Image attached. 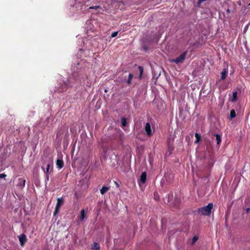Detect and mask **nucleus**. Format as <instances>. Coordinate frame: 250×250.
Instances as JSON below:
<instances>
[{"label": "nucleus", "instance_id": "14", "mask_svg": "<svg viewBox=\"0 0 250 250\" xmlns=\"http://www.w3.org/2000/svg\"><path fill=\"white\" fill-rule=\"evenodd\" d=\"M214 136L215 137V140L216 141L217 145L220 146L222 141L221 136L218 134H215Z\"/></svg>", "mask_w": 250, "mask_h": 250}, {"label": "nucleus", "instance_id": "8", "mask_svg": "<svg viewBox=\"0 0 250 250\" xmlns=\"http://www.w3.org/2000/svg\"><path fill=\"white\" fill-rule=\"evenodd\" d=\"M19 240L20 242L21 245L23 246L27 241L26 236L25 234H22L19 236Z\"/></svg>", "mask_w": 250, "mask_h": 250}, {"label": "nucleus", "instance_id": "23", "mask_svg": "<svg viewBox=\"0 0 250 250\" xmlns=\"http://www.w3.org/2000/svg\"><path fill=\"white\" fill-rule=\"evenodd\" d=\"M84 214H85L84 210L83 209H82L81 211V220L84 219Z\"/></svg>", "mask_w": 250, "mask_h": 250}, {"label": "nucleus", "instance_id": "28", "mask_svg": "<svg viewBox=\"0 0 250 250\" xmlns=\"http://www.w3.org/2000/svg\"><path fill=\"white\" fill-rule=\"evenodd\" d=\"M167 196H168V200H167V202H166L165 201V202L166 203H167L168 204V203H169L170 202L169 200L170 198H172V194H168Z\"/></svg>", "mask_w": 250, "mask_h": 250}, {"label": "nucleus", "instance_id": "10", "mask_svg": "<svg viewBox=\"0 0 250 250\" xmlns=\"http://www.w3.org/2000/svg\"><path fill=\"white\" fill-rule=\"evenodd\" d=\"M25 182L26 181L25 179H23L21 178H19L18 179L17 186L19 187L20 188H22L25 186Z\"/></svg>", "mask_w": 250, "mask_h": 250}, {"label": "nucleus", "instance_id": "19", "mask_svg": "<svg viewBox=\"0 0 250 250\" xmlns=\"http://www.w3.org/2000/svg\"><path fill=\"white\" fill-rule=\"evenodd\" d=\"M237 91H234L232 93V98L231 99V101L233 103L235 102L237 100Z\"/></svg>", "mask_w": 250, "mask_h": 250}, {"label": "nucleus", "instance_id": "7", "mask_svg": "<svg viewBox=\"0 0 250 250\" xmlns=\"http://www.w3.org/2000/svg\"><path fill=\"white\" fill-rule=\"evenodd\" d=\"M42 168L44 172V174L45 175V182L47 183L49 181V174H50L52 172V169H50L49 164H48L47 165L46 169H45L43 167H42Z\"/></svg>", "mask_w": 250, "mask_h": 250}, {"label": "nucleus", "instance_id": "18", "mask_svg": "<svg viewBox=\"0 0 250 250\" xmlns=\"http://www.w3.org/2000/svg\"><path fill=\"white\" fill-rule=\"evenodd\" d=\"M100 245L96 242L93 243V244L91 245V248L94 250H98L100 249Z\"/></svg>", "mask_w": 250, "mask_h": 250}, {"label": "nucleus", "instance_id": "27", "mask_svg": "<svg viewBox=\"0 0 250 250\" xmlns=\"http://www.w3.org/2000/svg\"><path fill=\"white\" fill-rule=\"evenodd\" d=\"M198 239V237L197 236H194L192 238V244L194 243Z\"/></svg>", "mask_w": 250, "mask_h": 250}, {"label": "nucleus", "instance_id": "3", "mask_svg": "<svg viewBox=\"0 0 250 250\" xmlns=\"http://www.w3.org/2000/svg\"><path fill=\"white\" fill-rule=\"evenodd\" d=\"M213 204L212 203H209L207 206L198 208L199 214L204 216H209L213 208Z\"/></svg>", "mask_w": 250, "mask_h": 250}, {"label": "nucleus", "instance_id": "16", "mask_svg": "<svg viewBox=\"0 0 250 250\" xmlns=\"http://www.w3.org/2000/svg\"><path fill=\"white\" fill-rule=\"evenodd\" d=\"M109 189V187H107L105 186H103L102 188L100 189V193L101 194L104 195L105 193H106Z\"/></svg>", "mask_w": 250, "mask_h": 250}, {"label": "nucleus", "instance_id": "25", "mask_svg": "<svg viewBox=\"0 0 250 250\" xmlns=\"http://www.w3.org/2000/svg\"><path fill=\"white\" fill-rule=\"evenodd\" d=\"M122 124L123 126H125L126 125V122L125 118H123L122 119Z\"/></svg>", "mask_w": 250, "mask_h": 250}, {"label": "nucleus", "instance_id": "24", "mask_svg": "<svg viewBox=\"0 0 250 250\" xmlns=\"http://www.w3.org/2000/svg\"><path fill=\"white\" fill-rule=\"evenodd\" d=\"M139 71H140L139 77L141 78L142 75L143 73V68L142 67H141V66H139Z\"/></svg>", "mask_w": 250, "mask_h": 250}, {"label": "nucleus", "instance_id": "2", "mask_svg": "<svg viewBox=\"0 0 250 250\" xmlns=\"http://www.w3.org/2000/svg\"><path fill=\"white\" fill-rule=\"evenodd\" d=\"M81 75L82 74L74 73L72 76L69 78L67 83H64V84H61V85H60L57 89V92H63L65 90L66 87H72L76 82H83L84 81V78Z\"/></svg>", "mask_w": 250, "mask_h": 250}, {"label": "nucleus", "instance_id": "17", "mask_svg": "<svg viewBox=\"0 0 250 250\" xmlns=\"http://www.w3.org/2000/svg\"><path fill=\"white\" fill-rule=\"evenodd\" d=\"M174 137L172 135H169L167 139V145H173Z\"/></svg>", "mask_w": 250, "mask_h": 250}, {"label": "nucleus", "instance_id": "6", "mask_svg": "<svg viewBox=\"0 0 250 250\" xmlns=\"http://www.w3.org/2000/svg\"><path fill=\"white\" fill-rule=\"evenodd\" d=\"M64 200L62 197L58 198L57 199V203L56 206L55 210L54 212V215H56L59 211L60 208L63 204Z\"/></svg>", "mask_w": 250, "mask_h": 250}, {"label": "nucleus", "instance_id": "22", "mask_svg": "<svg viewBox=\"0 0 250 250\" xmlns=\"http://www.w3.org/2000/svg\"><path fill=\"white\" fill-rule=\"evenodd\" d=\"M236 117L235 111L234 109H231L230 111V119L234 118Z\"/></svg>", "mask_w": 250, "mask_h": 250}, {"label": "nucleus", "instance_id": "32", "mask_svg": "<svg viewBox=\"0 0 250 250\" xmlns=\"http://www.w3.org/2000/svg\"><path fill=\"white\" fill-rule=\"evenodd\" d=\"M250 4V3L249 4V5Z\"/></svg>", "mask_w": 250, "mask_h": 250}, {"label": "nucleus", "instance_id": "15", "mask_svg": "<svg viewBox=\"0 0 250 250\" xmlns=\"http://www.w3.org/2000/svg\"><path fill=\"white\" fill-rule=\"evenodd\" d=\"M221 79L222 80H224L226 78L227 74H228L227 70L226 69H224L223 71L221 72Z\"/></svg>", "mask_w": 250, "mask_h": 250}, {"label": "nucleus", "instance_id": "30", "mask_svg": "<svg viewBox=\"0 0 250 250\" xmlns=\"http://www.w3.org/2000/svg\"><path fill=\"white\" fill-rule=\"evenodd\" d=\"M5 176H6V175H5V174L2 173V174H0V178H4V177H5Z\"/></svg>", "mask_w": 250, "mask_h": 250}, {"label": "nucleus", "instance_id": "31", "mask_svg": "<svg viewBox=\"0 0 250 250\" xmlns=\"http://www.w3.org/2000/svg\"><path fill=\"white\" fill-rule=\"evenodd\" d=\"M250 208H247V212H248V211H249L250 210Z\"/></svg>", "mask_w": 250, "mask_h": 250}, {"label": "nucleus", "instance_id": "4", "mask_svg": "<svg viewBox=\"0 0 250 250\" xmlns=\"http://www.w3.org/2000/svg\"><path fill=\"white\" fill-rule=\"evenodd\" d=\"M188 53L187 51L184 52L178 57L175 59H172L170 61L171 62H175L176 64L182 63L186 58V56Z\"/></svg>", "mask_w": 250, "mask_h": 250}, {"label": "nucleus", "instance_id": "5", "mask_svg": "<svg viewBox=\"0 0 250 250\" xmlns=\"http://www.w3.org/2000/svg\"><path fill=\"white\" fill-rule=\"evenodd\" d=\"M145 129L146 133L147 136L150 137V136H152V135L154 132V129L151 128V125L149 123H147L146 124Z\"/></svg>", "mask_w": 250, "mask_h": 250}, {"label": "nucleus", "instance_id": "29", "mask_svg": "<svg viewBox=\"0 0 250 250\" xmlns=\"http://www.w3.org/2000/svg\"><path fill=\"white\" fill-rule=\"evenodd\" d=\"M206 0H198V1L197 2V5L198 6H199L202 2L206 1Z\"/></svg>", "mask_w": 250, "mask_h": 250}, {"label": "nucleus", "instance_id": "13", "mask_svg": "<svg viewBox=\"0 0 250 250\" xmlns=\"http://www.w3.org/2000/svg\"><path fill=\"white\" fill-rule=\"evenodd\" d=\"M174 149L173 145H167V150L166 154L168 155H170Z\"/></svg>", "mask_w": 250, "mask_h": 250}, {"label": "nucleus", "instance_id": "21", "mask_svg": "<svg viewBox=\"0 0 250 250\" xmlns=\"http://www.w3.org/2000/svg\"><path fill=\"white\" fill-rule=\"evenodd\" d=\"M195 136L196 139V140L195 141V143H196V144L198 143L201 140V136L199 133L196 132L195 134Z\"/></svg>", "mask_w": 250, "mask_h": 250}, {"label": "nucleus", "instance_id": "9", "mask_svg": "<svg viewBox=\"0 0 250 250\" xmlns=\"http://www.w3.org/2000/svg\"><path fill=\"white\" fill-rule=\"evenodd\" d=\"M146 172H143L140 176V178L138 182L139 184L140 185L141 183L144 184L146 181Z\"/></svg>", "mask_w": 250, "mask_h": 250}, {"label": "nucleus", "instance_id": "1", "mask_svg": "<svg viewBox=\"0 0 250 250\" xmlns=\"http://www.w3.org/2000/svg\"><path fill=\"white\" fill-rule=\"evenodd\" d=\"M102 0H75L73 4L78 10L85 11L88 9H95L99 13H103V9L98 4Z\"/></svg>", "mask_w": 250, "mask_h": 250}, {"label": "nucleus", "instance_id": "20", "mask_svg": "<svg viewBox=\"0 0 250 250\" xmlns=\"http://www.w3.org/2000/svg\"><path fill=\"white\" fill-rule=\"evenodd\" d=\"M133 78V74L131 73H129L127 78H126V83L127 84L129 85L131 83V80Z\"/></svg>", "mask_w": 250, "mask_h": 250}, {"label": "nucleus", "instance_id": "11", "mask_svg": "<svg viewBox=\"0 0 250 250\" xmlns=\"http://www.w3.org/2000/svg\"><path fill=\"white\" fill-rule=\"evenodd\" d=\"M56 165L59 169L62 168L63 167V162L62 158H59L57 160Z\"/></svg>", "mask_w": 250, "mask_h": 250}, {"label": "nucleus", "instance_id": "26", "mask_svg": "<svg viewBox=\"0 0 250 250\" xmlns=\"http://www.w3.org/2000/svg\"><path fill=\"white\" fill-rule=\"evenodd\" d=\"M118 31L113 32L111 35V37L114 38V37H116L118 35Z\"/></svg>", "mask_w": 250, "mask_h": 250}, {"label": "nucleus", "instance_id": "12", "mask_svg": "<svg viewBox=\"0 0 250 250\" xmlns=\"http://www.w3.org/2000/svg\"><path fill=\"white\" fill-rule=\"evenodd\" d=\"M126 72H124L118 79V81L120 83L123 82L126 80L127 76L125 75Z\"/></svg>", "mask_w": 250, "mask_h": 250}]
</instances>
